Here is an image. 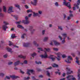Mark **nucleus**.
Listing matches in <instances>:
<instances>
[{
	"mask_svg": "<svg viewBox=\"0 0 80 80\" xmlns=\"http://www.w3.org/2000/svg\"><path fill=\"white\" fill-rule=\"evenodd\" d=\"M3 23L5 24V25H3L2 26V28L5 30V31H6L7 30V28H8V27L7 26V25H8V23H7V22L4 21L3 22Z\"/></svg>",
	"mask_w": 80,
	"mask_h": 80,
	"instance_id": "1",
	"label": "nucleus"
},
{
	"mask_svg": "<svg viewBox=\"0 0 80 80\" xmlns=\"http://www.w3.org/2000/svg\"><path fill=\"white\" fill-rule=\"evenodd\" d=\"M64 2H63V4L66 6H67L69 8H71V6H70V2H66L65 0H64Z\"/></svg>",
	"mask_w": 80,
	"mask_h": 80,
	"instance_id": "2",
	"label": "nucleus"
},
{
	"mask_svg": "<svg viewBox=\"0 0 80 80\" xmlns=\"http://www.w3.org/2000/svg\"><path fill=\"white\" fill-rule=\"evenodd\" d=\"M28 17L27 16H26L25 17V19L26 20H23L22 21V22L24 24H28L29 23V21H28Z\"/></svg>",
	"mask_w": 80,
	"mask_h": 80,
	"instance_id": "3",
	"label": "nucleus"
},
{
	"mask_svg": "<svg viewBox=\"0 0 80 80\" xmlns=\"http://www.w3.org/2000/svg\"><path fill=\"white\" fill-rule=\"evenodd\" d=\"M28 27L29 30H30V32H31L32 34L33 33V32L35 31V29H33V27L31 26H29Z\"/></svg>",
	"mask_w": 80,
	"mask_h": 80,
	"instance_id": "4",
	"label": "nucleus"
},
{
	"mask_svg": "<svg viewBox=\"0 0 80 80\" xmlns=\"http://www.w3.org/2000/svg\"><path fill=\"white\" fill-rule=\"evenodd\" d=\"M56 54L57 55L58 57H56V58L57 59L58 61H60V59H61V58H60V55H61V54L60 53V52H58Z\"/></svg>",
	"mask_w": 80,
	"mask_h": 80,
	"instance_id": "5",
	"label": "nucleus"
},
{
	"mask_svg": "<svg viewBox=\"0 0 80 80\" xmlns=\"http://www.w3.org/2000/svg\"><path fill=\"white\" fill-rule=\"evenodd\" d=\"M66 69L68 71V72H67V75H69L71 74V73H73V71H70V69L68 68H67Z\"/></svg>",
	"mask_w": 80,
	"mask_h": 80,
	"instance_id": "6",
	"label": "nucleus"
},
{
	"mask_svg": "<svg viewBox=\"0 0 80 80\" xmlns=\"http://www.w3.org/2000/svg\"><path fill=\"white\" fill-rule=\"evenodd\" d=\"M69 59L70 60H72V57H71V56H68V61H67V60H65V62H67V63H71V62L69 61Z\"/></svg>",
	"mask_w": 80,
	"mask_h": 80,
	"instance_id": "7",
	"label": "nucleus"
},
{
	"mask_svg": "<svg viewBox=\"0 0 80 80\" xmlns=\"http://www.w3.org/2000/svg\"><path fill=\"white\" fill-rule=\"evenodd\" d=\"M80 4V0H78V3L77 4H74V6H75L76 7H77V9H78L79 8V6H78Z\"/></svg>",
	"mask_w": 80,
	"mask_h": 80,
	"instance_id": "8",
	"label": "nucleus"
},
{
	"mask_svg": "<svg viewBox=\"0 0 80 80\" xmlns=\"http://www.w3.org/2000/svg\"><path fill=\"white\" fill-rule=\"evenodd\" d=\"M12 9H13V7H9L8 11V13H12V12H13V11H12Z\"/></svg>",
	"mask_w": 80,
	"mask_h": 80,
	"instance_id": "9",
	"label": "nucleus"
},
{
	"mask_svg": "<svg viewBox=\"0 0 80 80\" xmlns=\"http://www.w3.org/2000/svg\"><path fill=\"white\" fill-rule=\"evenodd\" d=\"M63 37H64V38H63V40L62 41V43H65V39L66 38V37H67V34L65 33L62 34Z\"/></svg>",
	"mask_w": 80,
	"mask_h": 80,
	"instance_id": "10",
	"label": "nucleus"
},
{
	"mask_svg": "<svg viewBox=\"0 0 80 80\" xmlns=\"http://www.w3.org/2000/svg\"><path fill=\"white\" fill-rule=\"evenodd\" d=\"M31 4L33 5H34L35 6H36L37 5V0H33V2L32 1L31 2Z\"/></svg>",
	"mask_w": 80,
	"mask_h": 80,
	"instance_id": "11",
	"label": "nucleus"
},
{
	"mask_svg": "<svg viewBox=\"0 0 80 80\" xmlns=\"http://www.w3.org/2000/svg\"><path fill=\"white\" fill-rule=\"evenodd\" d=\"M72 77H73V75H69L67 77H66V78H67V79L66 80H72Z\"/></svg>",
	"mask_w": 80,
	"mask_h": 80,
	"instance_id": "12",
	"label": "nucleus"
},
{
	"mask_svg": "<svg viewBox=\"0 0 80 80\" xmlns=\"http://www.w3.org/2000/svg\"><path fill=\"white\" fill-rule=\"evenodd\" d=\"M30 72H31V73H33V70L28 69V71L27 72V74H28V75H30Z\"/></svg>",
	"mask_w": 80,
	"mask_h": 80,
	"instance_id": "13",
	"label": "nucleus"
},
{
	"mask_svg": "<svg viewBox=\"0 0 80 80\" xmlns=\"http://www.w3.org/2000/svg\"><path fill=\"white\" fill-rule=\"evenodd\" d=\"M45 53L46 54L44 56L42 55L40 56V57H41L42 58H47V54L46 52H45Z\"/></svg>",
	"mask_w": 80,
	"mask_h": 80,
	"instance_id": "14",
	"label": "nucleus"
},
{
	"mask_svg": "<svg viewBox=\"0 0 80 80\" xmlns=\"http://www.w3.org/2000/svg\"><path fill=\"white\" fill-rule=\"evenodd\" d=\"M53 55H50V56L48 57V58L50 59H51L52 61H54V60H55V58L52 57H53Z\"/></svg>",
	"mask_w": 80,
	"mask_h": 80,
	"instance_id": "15",
	"label": "nucleus"
},
{
	"mask_svg": "<svg viewBox=\"0 0 80 80\" xmlns=\"http://www.w3.org/2000/svg\"><path fill=\"white\" fill-rule=\"evenodd\" d=\"M7 49L8 52H10L11 53H12V52H13V51L12 50V49H11V48L8 47L7 48Z\"/></svg>",
	"mask_w": 80,
	"mask_h": 80,
	"instance_id": "16",
	"label": "nucleus"
},
{
	"mask_svg": "<svg viewBox=\"0 0 80 80\" xmlns=\"http://www.w3.org/2000/svg\"><path fill=\"white\" fill-rule=\"evenodd\" d=\"M10 77H11V78H12L13 79L18 78H19V77L15 76V75L10 76Z\"/></svg>",
	"mask_w": 80,
	"mask_h": 80,
	"instance_id": "17",
	"label": "nucleus"
},
{
	"mask_svg": "<svg viewBox=\"0 0 80 80\" xmlns=\"http://www.w3.org/2000/svg\"><path fill=\"white\" fill-rule=\"evenodd\" d=\"M30 45V43H24L23 44V46L24 47H28L29 45Z\"/></svg>",
	"mask_w": 80,
	"mask_h": 80,
	"instance_id": "18",
	"label": "nucleus"
},
{
	"mask_svg": "<svg viewBox=\"0 0 80 80\" xmlns=\"http://www.w3.org/2000/svg\"><path fill=\"white\" fill-rule=\"evenodd\" d=\"M37 55L36 53L34 52L33 54H31V56H32V58H31V59H33L34 58V56H35Z\"/></svg>",
	"mask_w": 80,
	"mask_h": 80,
	"instance_id": "19",
	"label": "nucleus"
},
{
	"mask_svg": "<svg viewBox=\"0 0 80 80\" xmlns=\"http://www.w3.org/2000/svg\"><path fill=\"white\" fill-rule=\"evenodd\" d=\"M54 44L55 45H59L60 44V43L59 42H58L57 41H54Z\"/></svg>",
	"mask_w": 80,
	"mask_h": 80,
	"instance_id": "20",
	"label": "nucleus"
},
{
	"mask_svg": "<svg viewBox=\"0 0 80 80\" xmlns=\"http://www.w3.org/2000/svg\"><path fill=\"white\" fill-rule=\"evenodd\" d=\"M19 63H20V61H18L14 63V65L15 66H17V65H19Z\"/></svg>",
	"mask_w": 80,
	"mask_h": 80,
	"instance_id": "21",
	"label": "nucleus"
},
{
	"mask_svg": "<svg viewBox=\"0 0 80 80\" xmlns=\"http://www.w3.org/2000/svg\"><path fill=\"white\" fill-rule=\"evenodd\" d=\"M18 57H19V58H23V59H25V58H26L25 56H22L21 55H19Z\"/></svg>",
	"mask_w": 80,
	"mask_h": 80,
	"instance_id": "22",
	"label": "nucleus"
},
{
	"mask_svg": "<svg viewBox=\"0 0 80 80\" xmlns=\"http://www.w3.org/2000/svg\"><path fill=\"white\" fill-rule=\"evenodd\" d=\"M3 11L4 12H7V8L5 6H3Z\"/></svg>",
	"mask_w": 80,
	"mask_h": 80,
	"instance_id": "23",
	"label": "nucleus"
},
{
	"mask_svg": "<svg viewBox=\"0 0 80 80\" xmlns=\"http://www.w3.org/2000/svg\"><path fill=\"white\" fill-rule=\"evenodd\" d=\"M15 7H17V8H18L19 10H20V5H18V4H15Z\"/></svg>",
	"mask_w": 80,
	"mask_h": 80,
	"instance_id": "24",
	"label": "nucleus"
},
{
	"mask_svg": "<svg viewBox=\"0 0 80 80\" xmlns=\"http://www.w3.org/2000/svg\"><path fill=\"white\" fill-rule=\"evenodd\" d=\"M26 33H24L21 36V38H22L24 39L25 38V36H26Z\"/></svg>",
	"mask_w": 80,
	"mask_h": 80,
	"instance_id": "25",
	"label": "nucleus"
},
{
	"mask_svg": "<svg viewBox=\"0 0 80 80\" xmlns=\"http://www.w3.org/2000/svg\"><path fill=\"white\" fill-rule=\"evenodd\" d=\"M44 50L46 51V52H50V48H44Z\"/></svg>",
	"mask_w": 80,
	"mask_h": 80,
	"instance_id": "26",
	"label": "nucleus"
},
{
	"mask_svg": "<svg viewBox=\"0 0 80 80\" xmlns=\"http://www.w3.org/2000/svg\"><path fill=\"white\" fill-rule=\"evenodd\" d=\"M18 28H24L23 27L22 25H18Z\"/></svg>",
	"mask_w": 80,
	"mask_h": 80,
	"instance_id": "27",
	"label": "nucleus"
},
{
	"mask_svg": "<svg viewBox=\"0 0 80 80\" xmlns=\"http://www.w3.org/2000/svg\"><path fill=\"white\" fill-rule=\"evenodd\" d=\"M53 67H58V65H56V64H54L52 65Z\"/></svg>",
	"mask_w": 80,
	"mask_h": 80,
	"instance_id": "28",
	"label": "nucleus"
},
{
	"mask_svg": "<svg viewBox=\"0 0 80 80\" xmlns=\"http://www.w3.org/2000/svg\"><path fill=\"white\" fill-rule=\"evenodd\" d=\"M11 37L12 38H15V34H12L11 36Z\"/></svg>",
	"mask_w": 80,
	"mask_h": 80,
	"instance_id": "29",
	"label": "nucleus"
},
{
	"mask_svg": "<svg viewBox=\"0 0 80 80\" xmlns=\"http://www.w3.org/2000/svg\"><path fill=\"white\" fill-rule=\"evenodd\" d=\"M48 37H45L44 39V41L46 42L48 40Z\"/></svg>",
	"mask_w": 80,
	"mask_h": 80,
	"instance_id": "30",
	"label": "nucleus"
},
{
	"mask_svg": "<svg viewBox=\"0 0 80 80\" xmlns=\"http://www.w3.org/2000/svg\"><path fill=\"white\" fill-rule=\"evenodd\" d=\"M33 43L36 46V47H38V44H37V42L35 41H34Z\"/></svg>",
	"mask_w": 80,
	"mask_h": 80,
	"instance_id": "31",
	"label": "nucleus"
},
{
	"mask_svg": "<svg viewBox=\"0 0 80 80\" xmlns=\"http://www.w3.org/2000/svg\"><path fill=\"white\" fill-rule=\"evenodd\" d=\"M2 12V8H0V12ZM3 15L2 13L1 12H0V17H3Z\"/></svg>",
	"mask_w": 80,
	"mask_h": 80,
	"instance_id": "32",
	"label": "nucleus"
},
{
	"mask_svg": "<svg viewBox=\"0 0 80 80\" xmlns=\"http://www.w3.org/2000/svg\"><path fill=\"white\" fill-rule=\"evenodd\" d=\"M33 14V17H35V16H38V14L37 13H35V12H34Z\"/></svg>",
	"mask_w": 80,
	"mask_h": 80,
	"instance_id": "33",
	"label": "nucleus"
},
{
	"mask_svg": "<svg viewBox=\"0 0 80 80\" xmlns=\"http://www.w3.org/2000/svg\"><path fill=\"white\" fill-rule=\"evenodd\" d=\"M13 17H14L15 18L16 20H17V19H18V17L17 16H13Z\"/></svg>",
	"mask_w": 80,
	"mask_h": 80,
	"instance_id": "34",
	"label": "nucleus"
},
{
	"mask_svg": "<svg viewBox=\"0 0 80 80\" xmlns=\"http://www.w3.org/2000/svg\"><path fill=\"white\" fill-rule=\"evenodd\" d=\"M28 79H30V77H27V78L25 77L24 78V80H28Z\"/></svg>",
	"mask_w": 80,
	"mask_h": 80,
	"instance_id": "35",
	"label": "nucleus"
},
{
	"mask_svg": "<svg viewBox=\"0 0 80 80\" xmlns=\"http://www.w3.org/2000/svg\"><path fill=\"white\" fill-rule=\"evenodd\" d=\"M47 75L48 76V77H50V73L48 72V71H47L46 72Z\"/></svg>",
	"mask_w": 80,
	"mask_h": 80,
	"instance_id": "36",
	"label": "nucleus"
},
{
	"mask_svg": "<svg viewBox=\"0 0 80 80\" xmlns=\"http://www.w3.org/2000/svg\"><path fill=\"white\" fill-rule=\"evenodd\" d=\"M36 64H42V62H37V61H36Z\"/></svg>",
	"mask_w": 80,
	"mask_h": 80,
	"instance_id": "37",
	"label": "nucleus"
},
{
	"mask_svg": "<svg viewBox=\"0 0 80 80\" xmlns=\"http://www.w3.org/2000/svg\"><path fill=\"white\" fill-rule=\"evenodd\" d=\"M78 80H80V74L78 73Z\"/></svg>",
	"mask_w": 80,
	"mask_h": 80,
	"instance_id": "38",
	"label": "nucleus"
},
{
	"mask_svg": "<svg viewBox=\"0 0 80 80\" xmlns=\"http://www.w3.org/2000/svg\"><path fill=\"white\" fill-rule=\"evenodd\" d=\"M9 46H11V45H13V43H12V42H11L10 41H9Z\"/></svg>",
	"mask_w": 80,
	"mask_h": 80,
	"instance_id": "39",
	"label": "nucleus"
},
{
	"mask_svg": "<svg viewBox=\"0 0 80 80\" xmlns=\"http://www.w3.org/2000/svg\"><path fill=\"white\" fill-rule=\"evenodd\" d=\"M53 50H54L55 51H58V49L57 48H53Z\"/></svg>",
	"mask_w": 80,
	"mask_h": 80,
	"instance_id": "40",
	"label": "nucleus"
},
{
	"mask_svg": "<svg viewBox=\"0 0 80 80\" xmlns=\"http://www.w3.org/2000/svg\"><path fill=\"white\" fill-rule=\"evenodd\" d=\"M6 78H7L8 80H10V77L8 76H6V78H5V80H6Z\"/></svg>",
	"mask_w": 80,
	"mask_h": 80,
	"instance_id": "41",
	"label": "nucleus"
},
{
	"mask_svg": "<svg viewBox=\"0 0 80 80\" xmlns=\"http://www.w3.org/2000/svg\"><path fill=\"white\" fill-rule=\"evenodd\" d=\"M20 73H22V74H24V73H25V72L22 71V70L21 69H20Z\"/></svg>",
	"mask_w": 80,
	"mask_h": 80,
	"instance_id": "42",
	"label": "nucleus"
},
{
	"mask_svg": "<svg viewBox=\"0 0 80 80\" xmlns=\"http://www.w3.org/2000/svg\"><path fill=\"white\" fill-rule=\"evenodd\" d=\"M13 63V62H8V65H12Z\"/></svg>",
	"mask_w": 80,
	"mask_h": 80,
	"instance_id": "43",
	"label": "nucleus"
},
{
	"mask_svg": "<svg viewBox=\"0 0 80 80\" xmlns=\"http://www.w3.org/2000/svg\"><path fill=\"white\" fill-rule=\"evenodd\" d=\"M55 4V5L56 6V7H58V2H56Z\"/></svg>",
	"mask_w": 80,
	"mask_h": 80,
	"instance_id": "44",
	"label": "nucleus"
},
{
	"mask_svg": "<svg viewBox=\"0 0 80 80\" xmlns=\"http://www.w3.org/2000/svg\"><path fill=\"white\" fill-rule=\"evenodd\" d=\"M4 74L3 73H0V76H2V77H3L4 76Z\"/></svg>",
	"mask_w": 80,
	"mask_h": 80,
	"instance_id": "45",
	"label": "nucleus"
},
{
	"mask_svg": "<svg viewBox=\"0 0 80 80\" xmlns=\"http://www.w3.org/2000/svg\"><path fill=\"white\" fill-rule=\"evenodd\" d=\"M62 57L63 58H66V56L64 54H63V55H62Z\"/></svg>",
	"mask_w": 80,
	"mask_h": 80,
	"instance_id": "46",
	"label": "nucleus"
},
{
	"mask_svg": "<svg viewBox=\"0 0 80 80\" xmlns=\"http://www.w3.org/2000/svg\"><path fill=\"white\" fill-rule=\"evenodd\" d=\"M58 28L59 29L62 30V26H58Z\"/></svg>",
	"mask_w": 80,
	"mask_h": 80,
	"instance_id": "47",
	"label": "nucleus"
},
{
	"mask_svg": "<svg viewBox=\"0 0 80 80\" xmlns=\"http://www.w3.org/2000/svg\"><path fill=\"white\" fill-rule=\"evenodd\" d=\"M21 22V21H19L16 22V23L17 24H20Z\"/></svg>",
	"mask_w": 80,
	"mask_h": 80,
	"instance_id": "48",
	"label": "nucleus"
},
{
	"mask_svg": "<svg viewBox=\"0 0 80 80\" xmlns=\"http://www.w3.org/2000/svg\"><path fill=\"white\" fill-rule=\"evenodd\" d=\"M13 47L15 48H19V47L16 45H13Z\"/></svg>",
	"mask_w": 80,
	"mask_h": 80,
	"instance_id": "49",
	"label": "nucleus"
},
{
	"mask_svg": "<svg viewBox=\"0 0 80 80\" xmlns=\"http://www.w3.org/2000/svg\"><path fill=\"white\" fill-rule=\"evenodd\" d=\"M64 19H65L67 17V16H66V15L65 14H64Z\"/></svg>",
	"mask_w": 80,
	"mask_h": 80,
	"instance_id": "50",
	"label": "nucleus"
},
{
	"mask_svg": "<svg viewBox=\"0 0 80 80\" xmlns=\"http://www.w3.org/2000/svg\"><path fill=\"white\" fill-rule=\"evenodd\" d=\"M25 8H26V9H28V6H27V5H25Z\"/></svg>",
	"mask_w": 80,
	"mask_h": 80,
	"instance_id": "51",
	"label": "nucleus"
},
{
	"mask_svg": "<svg viewBox=\"0 0 80 80\" xmlns=\"http://www.w3.org/2000/svg\"><path fill=\"white\" fill-rule=\"evenodd\" d=\"M8 54H6V55H4L3 57L4 58H7V57Z\"/></svg>",
	"mask_w": 80,
	"mask_h": 80,
	"instance_id": "52",
	"label": "nucleus"
},
{
	"mask_svg": "<svg viewBox=\"0 0 80 80\" xmlns=\"http://www.w3.org/2000/svg\"><path fill=\"white\" fill-rule=\"evenodd\" d=\"M38 50H41V51H43V49H42V48H38Z\"/></svg>",
	"mask_w": 80,
	"mask_h": 80,
	"instance_id": "53",
	"label": "nucleus"
},
{
	"mask_svg": "<svg viewBox=\"0 0 80 80\" xmlns=\"http://www.w3.org/2000/svg\"><path fill=\"white\" fill-rule=\"evenodd\" d=\"M24 63H25V64H27V61L25 60L24 61Z\"/></svg>",
	"mask_w": 80,
	"mask_h": 80,
	"instance_id": "54",
	"label": "nucleus"
},
{
	"mask_svg": "<svg viewBox=\"0 0 80 80\" xmlns=\"http://www.w3.org/2000/svg\"><path fill=\"white\" fill-rule=\"evenodd\" d=\"M37 71H38V72H40L41 71V70L40 69H39V68H37Z\"/></svg>",
	"mask_w": 80,
	"mask_h": 80,
	"instance_id": "55",
	"label": "nucleus"
},
{
	"mask_svg": "<svg viewBox=\"0 0 80 80\" xmlns=\"http://www.w3.org/2000/svg\"><path fill=\"white\" fill-rule=\"evenodd\" d=\"M76 63H78V65H80V64L79 63V61H78V60H76Z\"/></svg>",
	"mask_w": 80,
	"mask_h": 80,
	"instance_id": "56",
	"label": "nucleus"
},
{
	"mask_svg": "<svg viewBox=\"0 0 80 80\" xmlns=\"http://www.w3.org/2000/svg\"><path fill=\"white\" fill-rule=\"evenodd\" d=\"M43 77V76L42 75H40L39 76V78H42Z\"/></svg>",
	"mask_w": 80,
	"mask_h": 80,
	"instance_id": "57",
	"label": "nucleus"
},
{
	"mask_svg": "<svg viewBox=\"0 0 80 80\" xmlns=\"http://www.w3.org/2000/svg\"><path fill=\"white\" fill-rule=\"evenodd\" d=\"M27 13H29V12H31V10H28L27 11Z\"/></svg>",
	"mask_w": 80,
	"mask_h": 80,
	"instance_id": "58",
	"label": "nucleus"
},
{
	"mask_svg": "<svg viewBox=\"0 0 80 80\" xmlns=\"http://www.w3.org/2000/svg\"><path fill=\"white\" fill-rule=\"evenodd\" d=\"M45 30H43L42 31V35H44V33H45Z\"/></svg>",
	"mask_w": 80,
	"mask_h": 80,
	"instance_id": "59",
	"label": "nucleus"
},
{
	"mask_svg": "<svg viewBox=\"0 0 80 80\" xmlns=\"http://www.w3.org/2000/svg\"><path fill=\"white\" fill-rule=\"evenodd\" d=\"M69 17H73V14L72 13L70 14L69 15Z\"/></svg>",
	"mask_w": 80,
	"mask_h": 80,
	"instance_id": "60",
	"label": "nucleus"
},
{
	"mask_svg": "<svg viewBox=\"0 0 80 80\" xmlns=\"http://www.w3.org/2000/svg\"><path fill=\"white\" fill-rule=\"evenodd\" d=\"M52 68V67H49L48 68H47L46 69L48 70V69H51Z\"/></svg>",
	"mask_w": 80,
	"mask_h": 80,
	"instance_id": "61",
	"label": "nucleus"
},
{
	"mask_svg": "<svg viewBox=\"0 0 80 80\" xmlns=\"http://www.w3.org/2000/svg\"><path fill=\"white\" fill-rule=\"evenodd\" d=\"M32 13L29 14L28 15V17H30L32 16Z\"/></svg>",
	"mask_w": 80,
	"mask_h": 80,
	"instance_id": "62",
	"label": "nucleus"
},
{
	"mask_svg": "<svg viewBox=\"0 0 80 80\" xmlns=\"http://www.w3.org/2000/svg\"><path fill=\"white\" fill-rule=\"evenodd\" d=\"M72 80H76V79L75 78V77H73L72 78Z\"/></svg>",
	"mask_w": 80,
	"mask_h": 80,
	"instance_id": "63",
	"label": "nucleus"
},
{
	"mask_svg": "<svg viewBox=\"0 0 80 80\" xmlns=\"http://www.w3.org/2000/svg\"><path fill=\"white\" fill-rule=\"evenodd\" d=\"M38 13L39 14H41L42 13V12L41 11H39Z\"/></svg>",
	"mask_w": 80,
	"mask_h": 80,
	"instance_id": "64",
	"label": "nucleus"
}]
</instances>
